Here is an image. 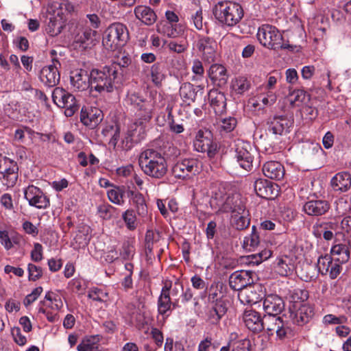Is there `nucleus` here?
<instances>
[{"mask_svg":"<svg viewBox=\"0 0 351 351\" xmlns=\"http://www.w3.org/2000/svg\"><path fill=\"white\" fill-rule=\"evenodd\" d=\"M29 280L36 281L43 275V271L40 267L29 263L28 265Z\"/></svg>","mask_w":351,"mask_h":351,"instance_id":"603ef678","label":"nucleus"},{"mask_svg":"<svg viewBox=\"0 0 351 351\" xmlns=\"http://www.w3.org/2000/svg\"><path fill=\"white\" fill-rule=\"evenodd\" d=\"M128 197L130 199L131 204L135 206L138 215L144 217L147 215V207L143 194L138 191L128 190L127 191Z\"/></svg>","mask_w":351,"mask_h":351,"instance_id":"473e14b6","label":"nucleus"},{"mask_svg":"<svg viewBox=\"0 0 351 351\" xmlns=\"http://www.w3.org/2000/svg\"><path fill=\"white\" fill-rule=\"evenodd\" d=\"M221 291L217 289V287H211L209 290L208 294V301L212 304H215L217 302L223 301L221 299Z\"/></svg>","mask_w":351,"mask_h":351,"instance_id":"4d7b16f0","label":"nucleus"},{"mask_svg":"<svg viewBox=\"0 0 351 351\" xmlns=\"http://www.w3.org/2000/svg\"><path fill=\"white\" fill-rule=\"evenodd\" d=\"M250 341L247 339L235 341L232 351H250Z\"/></svg>","mask_w":351,"mask_h":351,"instance_id":"13d9d810","label":"nucleus"},{"mask_svg":"<svg viewBox=\"0 0 351 351\" xmlns=\"http://www.w3.org/2000/svg\"><path fill=\"white\" fill-rule=\"evenodd\" d=\"M263 173L268 178L279 180L284 177V167L277 161H269L264 164Z\"/></svg>","mask_w":351,"mask_h":351,"instance_id":"c85d7f7f","label":"nucleus"},{"mask_svg":"<svg viewBox=\"0 0 351 351\" xmlns=\"http://www.w3.org/2000/svg\"><path fill=\"white\" fill-rule=\"evenodd\" d=\"M289 101L293 106H300L310 100V95L303 90H293L289 96Z\"/></svg>","mask_w":351,"mask_h":351,"instance_id":"4c0bfd02","label":"nucleus"},{"mask_svg":"<svg viewBox=\"0 0 351 351\" xmlns=\"http://www.w3.org/2000/svg\"><path fill=\"white\" fill-rule=\"evenodd\" d=\"M341 269L342 267L338 263L332 262L328 273L332 279H335L340 274Z\"/></svg>","mask_w":351,"mask_h":351,"instance_id":"0e129e2a","label":"nucleus"},{"mask_svg":"<svg viewBox=\"0 0 351 351\" xmlns=\"http://www.w3.org/2000/svg\"><path fill=\"white\" fill-rule=\"evenodd\" d=\"M230 197L227 195L224 190L219 189L215 191L210 199V204L218 207L219 209H227L229 203Z\"/></svg>","mask_w":351,"mask_h":351,"instance_id":"e433bc0d","label":"nucleus"},{"mask_svg":"<svg viewBox=\"0 0 351 351\" xmlns=\"http://www.w3.org/2000/svg\"><path fill=\"white\" fill-rule=\"evenodd\" d=\"M257 38L263 46L269 49L276 50L289 49L291 47L289 45L283 43L280 32L275 27L270 25H263L259 27Z\"/></svg>","mask_w":351,"mask_h":351,"instance_id":"39448f33","label":"nucleus"},{"mask_svg":"<svg viewBox=\"0 0 351 351\" xmlns=\"http://www.w3.org/2000/svg\"><path fill=\"white\" fill-rule=\"evenodd\" d=\"M213 13L220 23L228 27L238 24L244 14L240 4L230 1L218 2L213 8Z\"/></svg>","mask_w":351,"mask_h":351,"instance_id":"7ed1b4c3","label":"nucleus"},{"mask_svg":"<svg viewBox=\"0 0 351 351\" xmlns=\"http://www.w3.org/2000/svg\"><path fill=\"white\" fill-rule=\"evenodd\" d=\"M160 233L153 230H147L145 234V250L147 254L152 253L154 243L160 239Z\"/></svg>","mask_w":351,"mask_h":351,"instance_id":"c03bdc74","label":"nucleus"},{"mask_svg":"<svg viewBox=\"0 0 351 351\" xmlns=\"http://www.w3.org/2000/svg\"><path fill=\"white\" fill-rule=\"evenodd\" d=\"M329 209V203L322 199L308 201L303 206L304 211L311 216H321L326 213Z\"/></svg>","mask_w":351,"mask_h":351,"instance_id":"bb28decb","label":"nucleus"},{"mask_svg":"<svg viewBox=\"0 0 351 351\" xmlns=\"http://www.w3.org/2000/svg\"><path fill=\"white\" fill-rule=\"evenodd\" d=\"M314 315L313 308L308 304L301 305L295 311H290V318L294 324L303 326L307 324Z\"/></svg>","mask_w":351,"mask_h":351,"instance_id":"b1692460","label":"nucleus"},{"mask_svg":"<svg viewBox=\"0 0 351 351\" xmlns=\"http://www.w3.org/2000/svg\"><path fill=\"white\" fill-rule=\"evenodd\" d=\"M121 78L118 69L114 65L106 66L102 70L93 69L90 72V93L93 90L99 93L112 92L114 88L119 86Z\"/></svg>","mask_w":351,"mask_h":351,"instance_id":"f257e3e1","label":"nucleus"},{"mask_svg":"<svg viewBox=\"0 0 351 351\" xmlns=\"http://www.w3.org/2000/svg\"><path fill=\"white\" fill-rule=\"evenodd\" d=\"M167 47L172 52L182 53L187 49L188 44L186 41H181L180 43L176 41H170L167 43Z\"/></svg>","mask_w":351,"mask_h":351,"instance_id":"09e8293b","label":"nucleus"},{"mask_svg":"<svg viewBox=\"0 0 351 351\" xmlns=\"http://www.w3.org/2000/svg\"><path fill=\"white\" fill-rule=\"evenodd\" d=\"M53 102L60 108H64V114L72 117L79 109L75 97L62 88L57 87L52 93Z\"/></svg>","mask_w":351,"mask_h":351,"instance_id":"0eeeda50","label":"nucleus"},{"mask_svg":"<svg viewBox=\"0 0 351 351\" xmlns=\"http://www.w3.org/2000/svg\"><path fill=\"white\" fill-rule=\"evenodd\" d=\"M180 95L184 102L190 105L195 102L197 97L203 95V87L195 86L191 83H183L180 88Z\"/></svg>","mask_w":351,"mask_h":351,"instance_id":"393cba45","label":"nucleus"},{"mask_svg":"<svg viewBox=\"0 0 351 351\" xmlns=\"http://www.w3.org/2000/svg\"><path fill=\"white\" fill-rule=\"evenodd\" d=\"M263 322V330L267 332L269 336H271L274 334L279 325L281 324L282 319L280 316L265 315Z\"/></svg>","mask_w":351,"mask_h":351,"instance_id":"c9c22d12","label":"nucleus"},{"mask_svg":"<svg viewBox=\"0 0 351 351\" xmlns=\"http://www.w3.org/2000/svg\"><path fill=\"white\" fill-rule=\"evenodd\" d=\"M104 114L101 110L94 108L87 110L82 108L80 120L82 123L91 129L95 128L103 120Z\"/></svg>","mask_w":351,"mask_h":351,"instance_id":"5701e85b","label":"nucleus"},{"mask_svg":"<svg viewBox=\"0 0 351 351\" xmlns=\"http://www.w3.org/2000/svg\"><path fill=\"white\" fill-rule=\"evenodd\" d=\"M263 308L266 315L278 316L285 308V302L280 296L271 294L265 298Z\"/></svg>","mask_w":351,"mask_h":351,"instance_id":"4be33fe9","label":"nucleus"},{"mask_svg":"<svg viewBox=\"0 0 351 351\" xmlns=\"http://www.w3.org/2000/svg\"><path fill=\"white\" fill-rule=\"evenodd\" d=\"M195 46L204 62L211 64L217 60V43L213 38L199 36Z\"/></svg>","mask_w":351,"mask_h":351,"instance_id":"1a4fd4ad","label":"nucleus"},{"mask_svg":"<svg viewBox=\"0 0 351 351\" xmlns=\"http://www.w3.org/2000/svg\"><path fill=\"white\" fill-rule=\"evenodd\" d=\"M0 242L6 250L11 249L13 243H18L15 239L9 237L6 230H0Z\"/></svg>","mask_w":351,"mask_h":351,"instance_id":"8fccbe9b","label":"nucleus"},{"mask_svg":"<svg viewBox=\"0 0 351 351\" xmlns=\"http://www.w3.org/2000/svg\"><path fill=\"white\" fill-rule=\"evenodd\" d=\"M330 184L335 191H347L351 186V176L346 171L339 172L331 179Z\"/></svg>","mask_w":351,"mask_h":351,"instance_id":"7c9ffc66","label":"nucleus"},{"mask_svg":"<svg viewBox=\"0 0 351 351\" xmlns=\"http://www.w3.org/2000/svg\"><path fill=\"white\" fill-rule=\"evenodd\" d=\"M125 193L123 186H114L113 189L108 191V197L110 202L114 204L121 205L123 204V197Z\"/></svg>","mask_w":351,"mask_h":351,"instance_id":"ea45409f","label":"nucleus"},{"mask_svg":"<svg viewBox=\"0 0 351 351\" xmlns=\"http://www.w3.org/2000/svg\"><path fill=\"white\" fill-rule=\"evenodd\" d=\"M42 245L40 243H36L34 245V250L31 252L32 259L35 262H38L42 260Z\"/></svg>","mask_w":351,"mask_h":351,"instance_id":"680f3d73","label":"nucleus"},{"mask_svg":"<svg viewBox=\"0 0 351 351\" xmlns=\"http://www.w3.org/2000/svg\"><path fill=\"white\" fill-rule=\"evenodd\" d=\"M71 84L77 91H84L91 88L90 73L84 69H76L71 71L70 75Z\"/></svg>","mask_w":351,"mask_h":351,"instance_id":"6ab92c4d","label":"nucleus"},{"mask_svg":"<svg viewBox=\"0 0 351 351\" xmlns=\"http://www.w3.org/2000/svg\"><path fill=\"white\" fill-rule=\"evenodd\" d=\"M193 146L197 152H206L209 158H213L217 152V145L213 142V134L209 130H199L193 141Z\"/></svg>","mask_w":351,"mask_h":351,"instance_id":"6e6552de","label":"nucleus"},{"mask_svg":"<svg viewBox=\"0 0 351 351\" xmlns=\"http://www.w3.org/2000/svg\"><path fill=\"white\" fill-rule=\"evenodd\" d=\"M25 198L32 206L38 208H46L49 205V198L43 191L34 185L28 186L24 191Z\"/></svg>","mask_w":351,"mask_h":351,"instance_id":"4468645a","label":"nucleus"},{"mask_svg":"<svg viewBox=\"0 0 351 351\" xmlns=\"http://www.w3.org/2000/svg\"><path fill=\"white\" fill-rule=\"evenodd\" d=\"M58 65H60L57 60H53V64L43 67L40 72V81L48 87L56 86L60 81V73Z\"/></svg>","mask_w":351,"mask_h":351,"instance_id":"f3484780","label":"nucleus"},{"mask_svg":"<svg viewBox=\"0 0 351 351\" xmlns=\"http://www.w3.org/2000/svg\"><path fill=\"white\" fill-rule=\"evenodd\" d=\"M208 99L216 114L221 115L226 112V98L222 92L212 89L208 94Z\"/></svg>","mask_w":351,"mask_h":351,"instance_id":"a878e982","label":"nucleus"},{"mask_svg":"<svg viewBox=\"0 0 351 351\" xmlns=\"http://www.w3.org/2000/svg\"><path fill=\"white\" fill-rule=\"evenodd\" d=\"M293 123V121L285 116H275L267 121V130L276 136H281L289 132Z\"/></svg>","mask_w":351,"mask_h":351,"instance_id":"a211bd4d","label":"nucleus"},{"mask_svg":"<svg viewBox=\"0 0 351 351\" xmlns=\"http://www.w3.org/2000/svg\"><path fill=\"white\" fill-rule=\"evenodd\" d=\"M233 225L239 230H242L247 228L250 225V220L247 217V214L243 210V213H234L232 216Z\"/></svg>","mask_w":351,"mask_h":351,"instance_id":"58836bf2","label":"nucleus"},{"mask_svg":"<svg viewBox=\"0 0 351 351\" xmlns=\"http://www.w3.org/2000/svg\"><path fill=\"white\" fill-rule=\"evenodd\" d=\"M129 38L127 27L121 23L111 24L105 31L103 45L108 49L114 51L123 46Z\"/></svg>","mask_w":351,"mask_h":351,"instance_id":"20e7f679","label":"nucleus"},{"mask_svg":"<svg viewBox=\"0 0 351 351\" xmlns=\"http://www.w3.org/2000/svg\"><path fill=\"white\" fill-rule=\"evenodd\" d=\"M256 273L252 271L241 270L232 274L229 278V285L234 291H243L254 282Z\"/></svg>","mask_w":351,"mask_h":351,"instance_id":"f8f14e48","label":"nucleus"},{"mask_svg":"<svg viewBox=\"0 0 351 351\" xmlns=\"http://www.w3.org/2000/svg\"><path fill=\"white\" fill-rule=\"evenodd\" d=\"M237 124V120L233 117L224 119L222 121L221 128L223 130L229 132L234 130Z\"/></svg>","mask_w":351,"mask_h":351,"instance_id":"052dcab7","label":"nucleus"},{"mask_svg":"<svg viewBox=\"0 0 351 351\" xmlns=\"http://www.w3.org/2000/svg\"><path fill=\"white\" fill-rule=\"evenodd\" d=\"M128 101L137 110L138 116L144 121H149L152 117L153 104L151 101L143 99L137 93L128 97Z\"/></svg>","mask_w":351,"mask_h":351,"instance_id":"ddd939ff","label":"nucleus"},{"mask_svg":"<svg viewBox=\"0 0 351 351\" xmlns=\"http://www.w3.org/2000/svg\"><path fill=\"white\" fill-rule=\"evenodd\" d=\"M151 75L153 82L156 85H158L165 78L162 70L160 64L156 63L152 65L151 69Z\"/></svg>","mask_w":351,"mask_h":351,"instance_id":"a18cd8bd","label":"nucleus"},{"mask_svg":"<svg viewBox=\"0 0 351 351\" xmlns=\"http://www.w3.org/2000/svg\"><path fill=\"white\" fill-rule=\"evenodd\" d=\"M192 71L193 73L199 76H202L204 75V69L202 62L199 60L195 59L193 61Z\"/></svg>","mask_w":351,"mask_h":351,"instance_id":"69168bd1","label":"nucleus"},{"mask_svg":"<svg viewBox=\"0 0 351 351\" xmlns=\"http://www.w3.org/2000/svg\"><path fill=\"white\" fill-rule=\"evenodd\" d=\"M23 228L25 232L29 234L36 236L38 233V228L30 221H25L23 224Z\"/></svg>","mask_w":351,"mask_h":351,"instance_id":"774afa93","label":"nucleus"},{"mask_svg":"<svg viewBox=\"0 0 351 351\" xmlns=\"http://www.w3.org/2000/svg\"><path fill=\"white\" fill-rule=\"evenodd\" d=\"M131 62V58L128 56L123 55L120 59L119 58H117V62H114L110 66L114 65L117 69V66L121 69L128 66Z\"/></svg>","mask_w":351,"mask_h":351,"instance_id":"bf43d9fd","label":"nucleus"},{"mask_svg":"<svg viewBox=\"0 0 351 351\" xmlns=\"http://www.w3.org/2000/svg\"><path fill=\"white\" fill-rule=\"evenodd\" d=\"M226 312L227 307L225 302H217V303L212 306L207 313L208 320L212 324H217Z\"/></svg>","mask_w":351,"mask_h":351,"instance_id":"f704fd0d","label":"nucleus"},{"mask_svg":"<svg viewBox=\"0 0 351 351\" xmlns=\"http://www.w3.org/2000/svg\"><path fill=\"white\" fill-rule=\"evenodd\" d=\"M168 119L169 120V125L171 131H172L176 134H180L184 131V127L182 124H178V123H175V121L173 119L172 114H171V110H170L169 112Z\"/></svg>","mask_w":351,"mask_h":351,"instance_id":"5fc2aeb1","label":"nucleus"},{"mask_svg":"<svg viewBox=\"0 0 351 351\" xmlns=\"http://www.w3.org/2000/svg\"><path fill=\"white\" fill-rule=\"evenodd\" d=\"M133 247L129 243V242H125L122 245V250L121 255L125 259H128L133 254Z\"/></svg>","mask_w":351,"mask_h":351,"instance_id":"338daca9","label":"nucleus"},{"mask_svg":"<svg viewBox=\"0 0 351 351\" xmlns=\"http://www.w3.org/2000/svg\"><path fill=\"white\" fill-rule=\"evenodd\" d=\"M19 167L13 160L0 154V173L3 175V183L8 187L15 185L18 179Z\"/></svg>","mask_w":351,"mask_h":351,"instance_id":"9d476101","label":"nucleus"},{"mask_svg":"<svg viewBox=\"0 0 351 351\" xmlns=\"http://www.w3.org/2000/svg\"><path fill=\"white\" fill-rule=\"evenodd\" d=\"M77 351H100L98 346L90 343L89 340L83 341L77 347Z\"/></svg>","mask_w":351,"mask_h":351,"instance_id":"6e6d98bb","label":"nucleus"},{"mask_svg":"<svg viewBox=\"0 0 351 351\" xmlns=\"http://www.w3.org/2000/svg\"><path fill=\"white\" fill-rule=\"evenodd\" d=\"M289 330V327H287L285 322L282 321L274 333L276 334L279 339L282 340L287 337Z\"/></svg>","mask_w":351,"mask_h":351,"instance_id":"e2e57ef3","label":"nucleus"},{"mask_svg":"<svg viewBox=\"0 0 351 351\" xmlns=\"http://www.w3.org/2000/svg\"><path fill=\"white\" fill-rule=\"evenodd\" d=\"M333 254L343 255L342 259L348 260L350 256L349 251L348 247L344 245H335L331 250Z\"/></svg>","mask_w":351,"mask_h":351,"instance_id":"864d4df0","label":"nucleus"},{"mask_svg":"<svg viewBox=\"0 0 351 351\" xmlns=\"http://www.w3.org/2000/svg\"><path fill=\"white\" fill-rule=\"evenodd\" d=\"M139 165L145 175L155 179L162 178L168 171L165 158L154 149H147L141 153Z\"/></svg>","mask_w":351,"mask_h":351,"instance_id":"f03ea898","label":"nucleus"},{"mask_svg":"<svg viewBox=\"0 0 351 351\" xmlns=\"http://www.w3.org/2000/svg\"><path fill=\"white\" fill-rule=\"evenodd\" d=\"M59 8L61 11H58L57 13V17H51L47 24V33L51 36L58 35L63 27V18L64 14L62 10L64 8L66 11L71 12L73 10V7L69 3H62L59 5Z\"/></svg>","mask_w":351,"mask_h":351,"instance_id":"aec40b11","label":"nucleus"},{"mask_svg":"<svg viewBox=\"0 0 351 351\" xmlns=\"http://www.w3.org/2000/svg\"><path fill=\"white\" fill-rule=\"evenodd\" d=\"M256 154V150L248 143L239 142L236 145L234 158L239 166L247 171L251 170Z\"/></svg>","mask_w":351,"mask_h":351,"instance_id":"9b49d317","label":"nucleus"},{"mask_svg":"<svg viewBox=\"0 0 351 351\" xmlns=\"http://www.w3.org/2000/svg\"><path fill=\"white\" fill-rule=\"evenodd\" d=\"M243 319L246 327L254 333H258L263 330V317H261L258 312L252 309L245 310Z\"/></svg>","mask_w":351,"mask_h":351,"instance_id":"412c9836","label":"nucleus"},{"mask_svg":"<svg viewBox=\"0 0 351 351\" xmlns=\"http://www.w3.org/2000/svg\"><path fill=\"white\" fill-rule=\"evenodd\" d=\"M97 32L90 28L85 27L79 29L74 36V42L79 43L84 48L88 47L90 45L93 44L96 39Z\"/></svg>","mask_w":351,"mask_h":351,"instance_id":"c756f323","label":"nucleus"},{"mask_svg":"<svg viewBox=\"0 0 351 351\" xmlns=\"http://www.w3.org/2000/svg\"><path fill=\"white\" fill-rule=\"evenodd\" d=\"M332 263V258L328 254H326L325 256H321L319 257L317 263V267L318 268V271L322 274H326L329 268L331 266Z\"/></svg>","mask_w":351,"mask_h":351,"instance_id":"37998d69","label":"nucleus"},{"mask_svg":"<svg viewBox=\"0 0 351 351\" xmlns=\"http://www.w3.org/2000/svg\"><path fill=\"white\" fill-rule=\"evenodd\" d=\"M208 75L213 83L218 86H221L227 82V71L221 64H213L210 67Z\"/></svg>","mask_w":351,"mask_h":351,"instance_id":"2f4dec72","label":"nucleus"},{"mask_svg":"<svg viewBox=\"0 0 351 351\" xmlns=\"http://www.w3.org/2000/svg\"><path fill=\"white\" fill-rule=\"evenodd\" d=\"M239 297L242 302L254 304L265 297V291L261 284L253 282L240 292Z\"/></svg>","mask_w":351,"mask_h":351,"instance_id":"2eb2a0df","label":"nucleus"},{"mask_svg":"<svg viewBox=\"0 0 351 351\" xmlns=\"http://www.w3.org/2000/svg\"><path fill=\"white\" fill-rule=\"evenodd\" d=\"M260 243L258 234L254 226H252V231L250 237H245L243 241V247L245 250H251L252 248L257 247Z\"/></svg>","mask_w":351,"mask_h":351,"instance_id":"a19ab883","label":"nucleus"},{"mask_svg":"<svg viewBox=\"0 0 351 351\" xmlns=\"http://www.w3.org/2000/svg\"><path fill=\"white\" fill-rule=\"evenodd\" d=\"M88 297L95 301L104 302L108 297V293L100 289L94 288L89 291Z\"/></svg>","mask_w":351,"mask_h":351,"instance_id":"3c124183","label":"nucleus"},{"mask_svg":"<svg viewBox=\"0 0 351 351\" xmlns=\"http://www.w3.org/2000/svg\"><path fill=\"white\" fill-rule=\"evenodd\" d=\"M123 219L125 221L127 227L130 230H134L136 227V215L134 211L132 209L127 210L123 214Z\"/></svg>","mask_w":351,"mask_h":351,"instance_id":"49530a36","label":"nucleus"},{"mask_svg":"<svg viewBox=\"0 0 351 351\" xmlns=\"http://www.w3.org/2000/svg\"><path fill=\"white\" fill-rule=\"evenodd\" d=\"M250 86V83L246 79L239 78L237 79L233 84V88L236 93L241 95L249 89Z\"/></svg>","mask_w":351,"mask_h":351,"instance_id":"de8ad7c7","label":"nucleus"},{"mask_svg":"<svg viewBox=\"0 0 351 351\" xmlns=\"http://www.w3.org/2000/svg\"><path fill=\"white\" fill-rule=\"evenodd\" d=\"M157 31L160 34H163L169 38H176L179 35V32L174 27L173 25L169 22H165L157 25Z\"/></svg>","mask_w":351,"mask_h":351,"instance_id":"79ce46f5","label":"nucleus"},{"mask_svg":"<svg viewBox=\"0 0 351 351\" xmlns=\"http://www.w3.org/2000/svg\"><path fill=\"white\" fill-rule=\"evenodd\" d=\"M171 287V282H165L164 287L162 289L161 294L158 301V311L160 314L164 315L168 311L171 309V306L175 307L176 302H171L170 298V289Z\"/></svg>","mask_w":351,"mask_h":351,"instance_id":"cd10ccee","label":"nucleus"},{"mask_svg":"<svg viewBox=\"0 0 351 351\" xmlns=\"http://www.w3.org/2000/svg\"><path fill=\"white\" fill-rule=\"evenodd\" d=\"M201 165L198 159L184 158L177 161L171 168L172 175L177 179L189 180L201 171Z\"/></svg>","mask_w":351,"mask_h":351,"instance_id":"423d86ee","label":"nucleus"},{"mask_svg":"<svg viewBox=\"0 0 351 351\" xmlns=\"http://www.w3.org/2000/svg\"><path fill=\"white\" fill-rule=\"evenodd\" d=\"M136 17L147 25L154 24L157 19L156 14L152 9L145 5H138L134 9Z\"/></svg>","mask_w":351,"mask_h":351,"instance_id":"72a5a7b5","label":"nucleus"},{"mask_svg":"<svg viewBox=\"0 0 351 351\" xmlns=\"http://www.w3.org/2000/svg\"><path fill=\"white\" fill-rule=\"evenodd\" d=\"M254 188L257 195L267 199H273L278 194V186L267 180L257 179Z\"/></svg>","mask_w":351,"mask_h":351,"instance_id":"dca6fc26","label":"nucleus"}]
</instances>
